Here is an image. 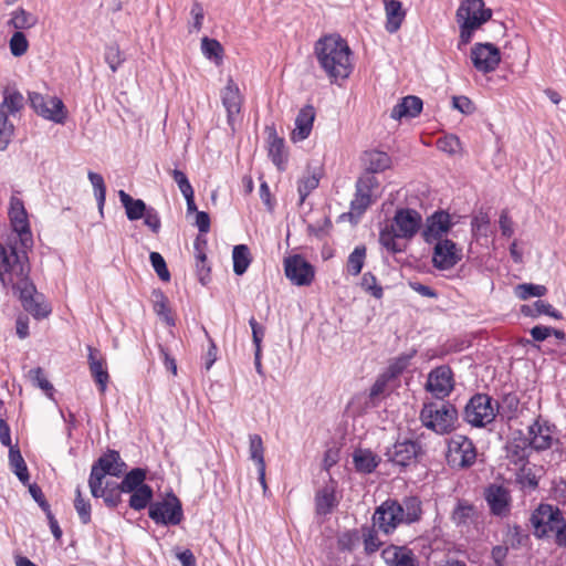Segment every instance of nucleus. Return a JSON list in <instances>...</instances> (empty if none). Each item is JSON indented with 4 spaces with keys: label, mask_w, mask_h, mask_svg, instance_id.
Listing matches in <instances>:
<instances>
[{
    "label": "nucleus",
    "mask_w": 566,
    "mask_h": 566,
    "mask_svg": "<svg viewBox=\"0 0 566 566\" xmlns=\"http://www.w3.org/2000/svg\"><path fill=\"white\" fill-rule=\"evenodd\" d=\"M9 217L15 237L7 244L0 242V282L3 287L11 289L27 312L38 319L44 318L51 313V307L29 276L28 251L33 245V238L27 210L20 199L11 198Z\"/></svg>",
    "instance_id": "nucleus-1"
},
{
    "label": "nucleus",
    "mask_w": 566,
    "mask_h": 566,
    "mask_svg": "<svg viewBox=\"0 0 566 566\" xmlns=\"http://www.w3.org/2000/svg\"><path fill=\"white\" fill-rule=\"evenodd\" d=\"M315 55L331 82L347 78L353 71V52L346 40L337 34L321 38L315 43Z\"/></svg>",
    "instance_id": "nucleus-2"
},
{
    "label": "nucleus",
    "mask_w": 566,
    "mask_h": 566,
    "mask_svg": "<svg viewBox=\"0 0 566 566\" xmlns=\"http://www.w3.org/2000/svg\"><path fill=\"white\" fill-rule=\"evenodd\" d=\"M421 502L417 497H407L401 503L384 502L374 513L373 521L382 531L409 525L420 518Z\"/></svg>",
    "instance_id": "nucleus-3"
},
{
    "label": "nucleus",
    "mask_w": 566,
    "mask_h": 566,
    "mask_svg": "<svg viewBox=\"0 0 566 566\" xmlns=\"http://www.w3.org/2000/svg\"><path fill=\"white\" fill-rule=\"evenodd\" d=\"M419 419L428 430L439 436H446L457 429L459 412L450 401H427L422 405Z\"/></svg>",
    "instance_id": "nucleus-4"
},
{
    "label": "nucleus",
    "mask_w": 566,
    "mask_h": 566,
    "mask_svg": "<svg viewBox=\"0 0 566 566\" xmlns=\"http://www.w3.org/2000/svg\"><path fill=\"white\" fill-rule=\"evenodd\" d=\"M24 106L23 95L15 88L7 86L3 90V98L0 103V150H6L14 134V126L9 120L10 115H15Z\"/></svg>",
    "instance_id": "nucleus-5"
},
{
    "label": "nucleus",
    "mask_w": 566,
    "mask_h": 566,
    "mask_svg": "<svg viewBox=\"0 0 566 566\" xmlns=\"http://www.w3.org/2000/svg\"><path fill=\"white\" fill-rule=\"evenodd\" d=\"M476 448L465 436L455 434L448 440L447 462L452 469H467L476 461Z\"/></svg>",
    "instance_id": "nucleus-6"
},
{
    "label": "nucleus",
    "mask_w": 566,
    "mask_h": 566,
    "mask_svg": "<svg viewBox=\"0 0 566 566\" xmlns=\"http://www.w3.org/2000/svg\"><path fill=\"white\" fill-rule=\"evenodd\" d=\"M496 417L493 399L486 394L474 395L464 408V420L473 427L482 428Z\"/></svg>",
    "instance_id": "nucleus-7"
},
{
    "label": "nucleus",
    "mask_w": 566,
    "mask_h": 566,
    "mask_svg": "<svg viewBox=\"0 0 566 566\" xmlns=\"http://www.w3.org/2000/svg\"><path fill=\"white\" fill-rule=\"evenodd\" d=\"M423 454L421 443L411 439L398 440L385 452L387 461L401 468L416 464Z\"/></svg>",
    "instance_id": "nucleus-8"
},
{
    "label": "nucleus",
    "mask_w": 566,
    "mask_h": 566,
    "mask_svg": "<svg viewBox=\"0 0 566 566\" xmlns=\"http://www.w3.org/2000/svg\"><path fill=\"white\" fill-rule=\"evenodd\" d=\"M530 522L536 531H566V521L558 506L541 503L531 514Z\"/></svg>",
    "instance_id": "nucleus-9"
},
{
    "label": "nucleus",
    "mask_w": 566,
    "mask_h": 566,
    "mask_svg": "<svg viewBox=\"0 0 566 566\" xmlns=\"http://www.w3.org/2000/svg\"><path fill=\"white\" fill-rule=\"evenodd\" d=\"M182 515L181 503L174 494H169L161 502L153 504L149 509L151 520L165 526L179 524Z\"/></svg>",
    "instance_id": "nucleus-10"
},
{
    "label": "nucleus",
    "mask_w": 566,
    "mask_h": 566,
    "mask_svg": "<svg viewBox=\"0 0 566 566\" xmlns=\"http://www.w3.org/2000/svg\"><path fill=\"white\" fill-rule=\"evenodd\" d=\"M29 101L35 113L43 118L57 124L64 123L66 118V112L62 99L57 97L45 98L40 93L31 92L29 93Z\"/></svg>",
    "instance_id": "nucleus-11"
},
{
    "label": "nucleus",
    "mask_w": 566,
    "mask_h": 566,
    "mask_svg": "<svg viewBox=\"0 0 566 566\" xmlns=\"http://www.w3.org/2000/svg\"><path fill=\"white\" fill-rule=\"evenodd\" d=\"M453 222L449 212L438 210L431 216L427 217L421 237L428 244L437 243L451 230Z\"/></svg>",
    "instance_id": "nucleus-12"
},
{
    "label": "nucleus",
    "mask_w": 566,
    "mask_h": 566,
    "mask_svg": "<svg viewBox=\"0 0 566 566\" xmlns=\"http://www.w3.org/2000/svg\"><path fill=\"white\" fill-rule=\"evenodd\" d=\"M453 388V373L449 366L441 365L429 373L426 389L438 400H444Z\"/></svg>",
    "instance_id": "nucleus-13"
},
{
    "label": "nucleus",
    "mask_w": 566,
    "mask_h": 566,
    "mask_svg": "<svg viewBox=\"0 0 566 566\" xmlns=\"http://www.w3.org/2000/svg\"><path fill=\"white\" fill-rule=\"evenodd\" d=\"M422 226L421 214L409 208L398 209L392 219V231H397V237L402 239L413 238Z\"/></svg>",
    "instance_id": "nucleus-14"
},
{
    "label": "nucleus",
    "mask_w": 566,
    "mask_h": 566,
    "mask_svg": "<svg viewBox=\"0 0 566 566\" xmlns=\"http://www.w3.org/2000/svg\"><path fill=\"white\" fill-rule=\"evenodd\" d=\"M284 271L286 277L297 286L310 285L314 279L313 266L298 254L284 260Z\"/></svg>",
    "instance_id": "nucleus-15"
},
{
    "label": "nucleus",
    "mask_w": 566,
    "mask_h": 566,
    "mask_svg": "<svg viewBox=\"0 0 566 566\" xmlns=\"http://www.w3.org/2000/svg\"><path fill=\"white\" fill-rule=\"evenodd\" d=\"M471 60L478 71L490 73L499 65L501 53L492 43H476L471 50Z\"/></svg>",
    "instance_id": "nucleus-16"
},
{
    "label": "nucleus",
    "mask_w": 566,
    "mask_h": 566,
    "mask_svg": "<svg viewBox=\"0 0 566 566\" xmlns=\"http://www.w3.org/2000/svg\"><path fill=\"white\" fill-rule=\"evenodd\" d=\"M462 260V249L452 240L444 239L434 243L432 263L439 270H450Z\"/></svg>",
    "instance_id": "nucleus-17"
},
{
    "label": "nucleus",
    "mask_w": 566,
    "mask_h": 566,
    "mask_svg": "<svg viewBox=\"0 0 566 566\" xmlns=\"http://www.w3.org/2000/svg\"><path fill=\"white\" fill-rule=\"evenodd\" d=\"M484 499L493 515L506 516L511 511V494L503 485L491 484L485 489Z\"/></svg>",
    "instance_id": "nucleus-18"
},
{
    "label": "nucleus",
    "mask_w": 566,
    "mask_h": 566,
    "mask_svg": "<svg viewBox=\"0 0 566 566\" xmlns=\"http://www.w3.org/2000/svg\"><path fill=\"white\" fill-rule=\"evenodd\" d=\"M126 469L127 464L120 458L119 452L116 450H107V452L94 462L91 471H96V473L103 478L107 474L119 478L125 473Z\"/></svg>",
    "instance_id": "nucleus-19"
},
{
    "label": "nucleus",
    "mask_w": 566,
    "mask_h": 566,
    "mask_svg": "<svg viewBox=\"0 0 566 566\" xmlns=\"http://www.w3.org/2000/svg\"><path fill=\"white\" fill-rule=\"evenodd\" d=\"M492 17V10L484 7L483 0H464L457 10V20L482 25Z\"/></svg>",
    "instance_id": "nucleus-20"
},
{
    "label": "nucleus",
    "mask_w": 566,
    "mask_h": 566,
    "mask_svg": "<svg viewBox=\"0 0 566 566\" xmlns=\"http://www.w3.org/2000/svg\"><path fill=\"white\" fill-rule=\"evenodd\" d=\"M222 104L227 111L228 123L233 126L237 116L241 111V95L238 85L232 78L228 80L226 87L221 92Z\"/></svg>",
    "instance_id": "nucleus-21"
},
{
    "label": "nucleus",
    "mask_w": 566,
    "mask_h": 566,
    "mask_svg": "<svg viewBox=\"0 0 566 566\" xmlns=\"http://www.w3.org/2000/svg\"><path fill=\"white\" fill-rule=\"evenodd\" d=\"M530 446L536 451L549 449L553 444V431L546 422L536 420L528 427Z\"/></svg>",
    "instance_id": "nucleus-22"
},
{
    "label": "nucleus",
    "mask_w": 566,
    "mask_h": 566,
    "mask_svg": "<svg viewBox=\"0 0 566 566\" xmlns=\"http://www.w3.org/2000/svg\"><path fill=\"white\" fill-rule=\"evenodd\" d=\"M88 365L92 377L98 386L102 394L105 392L109 379L108 371L105 367V360L98 350L88 346Z\"/></svg>",
    "instance_id": "nucleus-23"
},
{
    "label": "nucleus",
    "mask_w": 566,
    "mask_h": 566,
    "mask_svg": "<svg viewBox=\"0 0 566 566\" xmlns=\"http://www.w3.org/2000/svg\"><path fill=\"white\" fill-rule=\"evenodd\" d=\"M314 118L315 109L312 105H306L298 112L295 118V128L292 133V139L294 142H302L310 136Z\"/></svg>",
    "instance_id": "nucleus-24"
},
{
    "label": "nucleus",
    "mask_w": 566,
    "mask_h": 566,
    "mask_svg": "<svg viewBox=\"0 0 566 566\" xmlns=\"http://www.w3.org/2000/svg\"><path fill=\"white\" fill-rule=\"evenodd\" d=\"M386 14L385 29L388 33H396L406 19V10L398 0H382Z\"/></svg>",
    "instance_id": "nucleus-25"
},
{
    "label": "nucleus",
    "mask_w": 566,
    "mask_h": 566,
    "mask_svg": "<svg viewBox=\"0 0 566 566\" xmlns=\"http://www.w3.org/2000/svg\"><path fill=\"white\" fill-rule=\"evenodd\" d=\"M338 505V499L333 485H325L315 495V509L318 516H325Z\"/></svg>",
    "instance_id": "nucleus-26"
},
{
    "label": "nucleus",
    "mask_w": 566,
    "mask_h": 566,
    "mask_svg": "<svg viewBox=\"0 0 566 566\" xmlns=\"http://www.w3.org/2000/svg\"><path fill=\"white\" fill-rule=\"evenodd\" d=\"M422 101L418 96L408 95L391 109V118L401 119L402 117H416L422 111Z\"/></svg>",
    "instance_id": "nucleus-27"
},
{
    "label": "nucleus",
    "mask_w": 566,
    "mask_h": 566,
    "mask_svg": "<svg viewBox=\"0 0 566 566\" xmlns=\"http://www.w3.org/2000/svg\"><path fill=\"white\" fill-rule=\"evenodd\" d=\"M353 462L357 472L367 474L375 471L380 458L369 449H357L353 453Z\"/></svg>",
    "instance_id": "nucleus-28"
},
{
    "label": "nucleus",
    "mask_w": 566,
    "mask_h": 566,
    "mask_svg": "<svg viewBox=\"0 0 566 566\" xmlns=\"http://www.w3.org/2000/svg\"><path fill=\"white\" fill-rule=\"evenodd\" d=\"M365 170L369 172H380L390 167L391 159L390 157L379 150H368L365 151L361 157Z\"/></svg>",
    "instance_id": "nucleus-29"
},
{
    "label": "nucleus",
    "mask_w": 566,
    "mask_h": 566,
    "mask_svg": "<svg viewBox=\"0 0 566 566\" xmlns=\"http://www.w3.org/2000/svg\"><path fill=\"white\" fill-rule=\"evenodd\" d=\"M118 196L123 207L125 208L126 216L130 221L142 219L149 209L142 199H134L124 190H119Z\"/></svg>",
    "instance_id": "nucleus-30"
},
{
    "label": "nucleus",
    "mask_w": 566,
    "mask_h": 566,
    "mask_svg": "<svg viewBox=\"0 0 566 566\" xmlns=\"http://www.w3.org/2000/svg\"><path fill=\"white\" fill-rule=\"evenodd\" d=\"M10 15L11 18L8 21V25L21 32L22 30H28L35 27L39 22V19L35 14L27 11L21 7L13 10Z\"/></svg>",
    "instance_id": "nucleus-31"
},
{
    "label": "nucleus",
    "mask_w": 566,
    "mask_h": 566,
    "mask_svg": "<svg viewBox=\"0 0 566 566\" xmlns=\"http://www.w3.org/2000/svg\"><path fill=\"white\" fill-rule=\"evenodd\" d=\"M9 464L12 472L17 475L19 481L27 485L30 480L27 463L18 447H10L9 450Z\"/></svg>",
    "instance_id": "nucleus-32"
},
{
    "label": "nucleus",
    "mask_w": 566,
    "mask_h": 566,
    "mask_svg": "<svg viewBox=\"0 0 566 566\" xmlns=\"http://www.w3.org/2000/svg\"><path fill=\"white\" fill-rule=\"evenodd\" d=\"M147 471L142 468H135L130 470L128 473L124 475V479L120 483H118V488L123 493H129L132 491L138 490L143 485H146L144 482L146 480Z\"/></svg>",
    "instance_id": "nucleus-33"
},
{
    "label": "nucleus",
    "mask_w": 566,
    "mask_h": 566,
    "mask_svg": "<svg viewBox=\"0 0 566 566\" xmlns=\"http://www.w3.org/2000/svg\"><path fill=\"white\" fill-rule=\"evenodd\" d=\"M269 156L279 169L284 168L286 163L284 140L277 137L274 132L270 133L269 136Z\"/></svg>",
    "instance_id": "nucleus-34"
},
{
    "label": "nucleus",
    "mask_w": 566,
    "mask_h": 566,
    "mask_svg": "<svg viewBox=\"0 0 566 566\" xmlns=\"http://www.w3.org/2000/svg\"><path fill=\"white\" fill-rule=\"evenodd\" d=\"M36 537L34 534H30L25 536V539L23 541V545L25 548L17 547L13 552L15 566H36L32 560H30L27 556L23 554H31L36 548Z\"/></svg>",
    "instance_id": "nucleus-35"
},
{
    "label": "nucleus",
    "mask_w": 566,
    "mask_h": 566,
    "mask_svg": "<svg viewBox=\"0 0 566 566\" xmlns=\"http://www.w3.org/2000/svg\"><path fill=\"white\" fill-rule=\"evenodd\" d=\"M233 271L237 275H242L251 263V253L245 244H239L233 248Z\"/></svg>",
    "instance_id": "nucleus-36"
},
{
    "label": "nucleus",
    "mask_w": 566,
    "mask_h": 566,
    "mask_svg": "<svg viewBox=\"0 0 566 566\" xmlns=\"http://www.w3.org/2000/svg\"><path fill=\"white\" fill-rule=\"evenodd\" d=\"M521 312L525 316L531 317H536L541 314H546L556 319L562 318V314L558 311H556L549 303H546L541 300L536 301L533 305H523Z\"/></svg>",
    "instance_id": "nucleus-37"
},
{
    "label": "nucleus",
    "mask_w": 566,
    "mask_h": 566,
    "mask_svg": "<svg viewBox=\"0 0 566 566\" xmlns=\"http://www.w3.org/2000/svg\"><path fill=\"white\" fill-rule=\"evenodd\" d=\"M495 411L501 416L512 419L516 416L520 407V399L515 394H506L500 402H496Z\"/></svg>",
    "instance_id": "nucleus-38"
},
{
    "label": "nucleus",
    "mask_w": 566,
    "mask_h": 566,
    "mask_svg": "<svg viewBox=\"0 0 566 566\" xmlns=\"http://www.w3.org/2000/svg\"><path fill=\"white\" fill-rule=\"evenodd\" d=\"M201 51L207 59L213 61L217 65L222 62L223 48L219 41L205 36L201 40Z\"/></svg>",
    "instance_id": "nucleus-39"
},
{
    "label": "nucleus",
    "mask_w": 566,
    "mask_h": 566,
    "mask_svg": "<svg viewBox=\"0 0 566 566\" xmlns=\"http://www.w3.org/2000/svg\"><path fill=\"white\" fill-rule=\"evenodd\" d=\"M416 355V350H411L409 354H402L396 357L384 371V374L391 380L396 379L403 370L409 366L411 358Z\"/></svg>",
    "instance_id": "nucleus-40"
},
{
    "label": "nucleus",
    "mask_w": 566,
    "mask_h": 566,
    "mask_svg": "<svg viewBox=\"0 0 566 566\" xmlns=\"http://www.w3.org/2000/svg\"><path fill=\"white\" fill-rule=\"evenodd\" d=\"M27 378L34 387L40 388L48 397L52 398L54 392L53 385L46 379L41 367L30 369L27 374Z\"/></svg>",
    "instance_id": "nucleus-41"
},
{
    "label": "nucleus",
    "mask_w": 566,
    "mask_h": 566,
    "mask_svg": "<svg viewBox=\"0 0 566 566\" xmlns=\"http://www.w3.org/2000/svg\"><path fill=\"white\" fill-rule=\"evenodd\" d=\"M129 506L136 511L145 509L153 499V490L149 485H143L138 490L129 492Z\"/></svg>",
    "instance_id": "nucleus-42"
},
{
    "label": "nucleus",
    "mask_w": 566,
    "mask_h": 566,
    "mask_svg": "<svg viewBox=\"0 0 566 566\" xmlns=\"http://www.w3.org/2000/svg\"><path fill=\"white\" fill-rule=\"evenodd\" d=\"M391 381L389 377H387L384 373L379 375L371 386L368 395L367 406L376 407L378 406L381 397L385 395L387 390L388 382Z\"/></svg>",
    "instance_id": "nucleus-43"
},
{
    "label": "nucleus",
    "mask_w": 566,
    "mask_h": 566,
    "mask_svg": "<svg viewBox=\"0 0 566 566\" xmlns=\"http://www.w3.org/2000/svg\"><path fill=\"white\" fill-rule=\"evenodd\" d=\"M154 311L155 313L163 317L167 325L174 326L175 319L170 316V311L168 308V298L161 291H154Z\"/></svg>",
    "instance_id": "nucleus-44"
},
{
    "label": "nucleus",
    "mask_w": 566,
    "mask_h": 566,
    "mask_svg": "<svg viewBox=\"0 0 566 566\" xmlns=\"http://www.w3.org/2000/svg\"><path fill=\"white\" fill-rule=\"evenodd\" d=\"M87 177L94 188V195L97 201V206L102 213L106 200V187L104 178L102 175L94 171H88Z\"/></svg>",
    "instance_id": "nucleus-45"
},
{
    "label": "nucleus",
    "mask_w": 566,
    "mask_h": 566,
    "mask_svg": "<svg viewBox=\"0 0 566 566\" xmlns=\"http://www.w3.org/2000/svg\"><path fill=\"white\" fill-rule=\"evenodd\" d=\"M249 454L250 459L256 465L265 464L264 446L260 434L254 433L249 436Z\"/></svg>",
    "instance_id": "nucleus-46"
},
{
    "label": "nucleus",
    "mask_w": 566,
    "mask_h": 566,
    "mask_svg": "<svg viewBox=\"0 0 566 566\" xmlns=\"http://www.w3.org/2000/svg\"><path fill=\"white\" fill-rule=\"evenodd\" d=\"M366 258V248L358 245L349 254L347 260V270L352 275H358L361 272Z\"/></svg>",
    "instance_id": "nucleus-47"
},
{
    "label": "nucleus",
    "mask_w": 566,
    "mask_h": 566,
    "mask_svg": "<svg viewBox=\"0 0 566 566\" xmlns=\"http://www.w3.org/2000/svg\"><path fill=\"white\" fill-rule=\"evenodd\" d=\"M319 175L316 172L307 174L298 181L297 191L300 195V205H302L306 197L318 187Z\"/></svg>",
    "instance_id": "nucleus-48"
},
{
    "label": "nucleus",
    "mask_w": 566,
    "mask_h": 566,
    "mask_svg": "<svg viewBox=\"0 0 566 566\" xmlns=\"http://www.w3.org/2000/svg\"><path fill=\"white\" fill-rule=\"evenodd\" d=\"M475 514L474 507L467 503H459L457 509L453 511L452 518L457 526H470V522L473 521Z\"/></svg>",
    "instance_id": "nucleus-49"
},
{
    "label": "nucleus",
    "mask_w": 566,
    "mask_h": 566,
    "mask_svg": "<svg viewBox=\"0 0 566 566\" xmlns=\"http://www.w3.org/2000/svg\"><path fill=\"white\" fill-rule=\"evenodd\" d=\"M546 293V286L532 283L518 284L515 289V294L521 300H527L530 297H541L544 296Z\"/></svg>",
    "instance_id": "nucleus-50"
},
{
    "label": "nucleus",
    "mask_w": 566,
    "mask_h": 566,
    "mask_svg": "<svg viewBox=\"0 0 566 566\" xmlns=\"http://www.w3.org/2000/svg\"><path fill=\"white\" fill-rule=\"evenodd\" d=\"M9 48L13 56L19 57L24 55L29 49L25 34L21 31H15L9 41Z\"/></svg>",
    "instance_id": "nucleus-51"
},
{
    "label": "nucleus",
    "mask_w": 566,
    "mask_h": 566,
    "mask_svg": "<svg viewBox=\"0 0 566 566\" xmlns=\"http://www.w3.org/2000/svg\"><path fill=\"white\" fill-rule=\"evenodd\" d=\"M373 193L356 188V195L350 203V208L357 214H361L371 203Z\"/></svg>",
    "instance_id": "nucleus-52"
},
{
    "label": "nucleus",
    "mask_w": 566,
    "mask_h": 566,
    "mask_svg": "<svg viewBox=\"0 0 566 566\" xmlns=\"http://www.w3.org/2000/svg\"><path fill=\"white\" fill-rule=\"evenodd\" d=\"M149 260L158 277L164 282H169L170 273L163 255L158 252H150Z\"/></svg>",
    "instance_id": "nucleus-53"
},
{
    "label": "nucleus",
    "mask_w": 566,
    "mask_h": 566,
    "mask_svg": "<svg viewBox=\"0 0 566 566\" xmlns=\"http://www.w3.org/2000/svg\"><path fill=\"white\" fill-rule=\"evenodd\" d=\"M516 481L523 490L533 491L538 486V480L530 468H522L517 474Z\"/></svg>",
    "instance_id": "nucleus-54"
},
{
    "label": "nucleus",
    "mask_w": 566,
    "mask_h": 566,
    "mask_svg": "<svg viewBox=\"0 0 566 566\" xmlns=\"http://www.w3.org/2000/svg\"><path fill=\"white\" fill-rule=\"evenodd\" d=\"M125 61L123 53L117 44H111L105 50V62L113 72H116L120 64Z\"/></svg>",
    "instance_id": "nucleus-55"
},
{
    "label": "nucleus",
    "mask_w": 566,
    "mask_h": 566,
    "mask_svg": "<svg viewBox=\"0 0 566 566\" xmlns=\"http://www.w3.org/2000/svg\"><path fill=\"white\" fill-rule=\"evenodd\" d=\"M397 231L384 229L379 234L380 244L386 248L391 253H397L401 251V248L397 243Z\"/></svg>",
    "instance_id": "nucleus-56"
},
{
    "label": "nucleus",
    "mask_w": 566,
    "mask_h": 566,
    "mask_svg": "<svg viewBox=\"0 0 566 566\" xmlns=\"http://www.w3.org/2000/svg\"><path fill=\"white\" fill-rule=\"evenodd\" d=\"M471 227L473 235L486 237L490 227V218L488 213L480 211L475 214L472 219Z\"/></svg>",
    "instance_id": "nucleus-57"
},
{
    "label": "nucleus",
    "mask_w": 566,
    "mask_h": 566,
    "mask_svg": "<svg viewBox=\"0 0 566 566\" xmlns=\"http://www.w3.org/2000/svg\"><path fill=\"white\" fill-rule=\"evenodd\" d=\"M105 478L98 475L96 471H91L90 479H88V486L91 490V493L94 497H103L105 496L106 490L109 486V483L107 482L105 486L103 485V481Z\"/></svg>",
    "instance_id": "nucleus-58"
},
{
    "label": "nucleus",
    "mask_w": 566,
    "mask_h": 566,
    "mask_svg": "<svg viewBox=\"0 0 566 566\" xmlns=\"http://www.w3.org/2000/svg\"><path fill=\"white\" fill-rule=\"evenodd\" d=\"M76 496L74 500V507L83 523H87L91 520V504L84 500L81 493V489L76 488Z\"/></svg>",
    "instance_id": "nucleus-59"
},
{
    "label": "nucleus",
    "mask_w": 566,
    "mask_h": 566,
    "mask_svg": "<svg viewBox=\"0 0 566 566\" xmlns=\"http://www.w3.org/2000/svg\"><path fill=\"white\" fill-rule=\"evenodd\" d=\"M358 541L357 533H342L337 539L338 549L342 552H353Z\"/></svg>",
    "instance_id": "nucleus-60"
},
{
    "label": "nucleus",
    "mask_w": 566,
    "mask_h": 566,
    "mask_svg": "<svg viewBox=\"0 0 566 566\" xmlns=\"http://www.w3.org/2000/svg\"><path fill=\"white\" fill-rule=\"evenodd\" d=\"M438 147L448 154H455L460 150L461 143L454 135H449L438 140Z\"/></svg>",
    "instance_id": "nucleus-61"
},
{
    "label": "nucleus",
    "mask_w": 566,
    "mask_h": 566,
    "mask_svg": "<svg viewBox=\"0 0 566 566\" xmlns=\"http://www.w3.org/2000/svg\"><path fill=\"white\" fill-rule=\"evenodd\" d=\"M172 179L178 185L179 190L184 196L193 193V188L190 185L185 172L178 169H174L170 171Z\"/></svg>",
    "instance_id": "nucleus-62"
},
{
    "label": "nucleus",
    "mask_w": 566,
    "mask_h": 566,
    "mask_svg": "<svg viewBox=\"0 0 566 566\" xmlns=\"http://www.w3.org/2000/svg\"><path fill=\"white\" fill-rule=\"evenodd\" d=\"M375 172H366L357 180L356 188H360L364 191H368L374 195V190L378 188V180L374 176Z\"/></svg>",
    "instance_id": "nucleus-63"
},
{
    "label": "nucleus",
    "mask_w": 566,
    "mask_h": 566,
    "mask_svg": "<svg viewBox=\"0 0 566 566\" xmlns=\"http://www.w3.org/2000/svg\"><path fill=\"white\" fill-rule=\"evenodd\" d=\"M172 552L175 557L180 562L182 566H197L196 557L190 549H181L180 547L176 546L174 547Z\"/></svg>",
    "instance_id": "nucleus-64"
}]
</instances>
